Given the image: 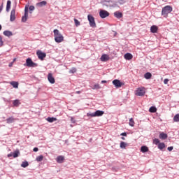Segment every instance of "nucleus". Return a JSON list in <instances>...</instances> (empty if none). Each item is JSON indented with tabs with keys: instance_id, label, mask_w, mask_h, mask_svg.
<instances>
[{
	"instance_id": "obj_22",
	"label": "nucleus",
	"mask_w": 179,
	"mask_h": 179,
	"mask_svg": "<svg viewBox=\"0 0 179 179\" xmlns=\"http://www.w3.org/2000/svg\"><path fill=\"white\" fill-rule=\"evenodd\" d=\"M19 156H20V152L18 150L13 152V157H14V159L19 157Z\"/></svg>"
},
{
	"instance_id": "obj_14",
	"label": "nucleus",
	"mask_w": 179,
	"mask_h": 179,
	"mask_svg": "<svg viewBox=\"0 0 179 179\" xmlns=\"http://www.w3.org/2000/svg\"><path fill=\"white\" fill-rule=\"evenodd\" d=\"M47 5V2L45 1H42L36 3V6L39 8H43V6H45Z\"/></svg>"
},
{
	"instance_id": "obj_35",
	"label": "nucleus",
	"mask_w": 179,
	"mask_h": 179,
	"mask_svg": "<svg viewBox=\"0 0 179 179\" xmlns=\"http://www.w3.org/2000/svg\"><path fill=\"white\" fill-rule=\"evenodd\" d=\"M173 121L175 122H179V114H176L173 117Z\"/></svg>"
},
{
	"instance_id": "obj_29",
	"label": "nucleus",
	"mask_w": 179,
	"mask_h": 179,
	"mask_svg": "<svg viewBox=\"0 0 179 179\" xmlns=\"http://www.w3.org/2000/svg\"><path fill=\"white\" fill-rule=\"evenodd\" d=\"M144 78L145 79H150V78H152V73L148 72V73H145V75H144Z\"/></svg>"
},
{
	"instance_id": "obj_2",
	"label": "nucleus",
	"mask_w": 179,
	"mask_h": 179,
	"mask_svg": "<svg viewBox=\"0 0 179 179\" xmlns=\"http://www.w3.org/2000/svg\"><path fill=\"white\" fill-rule=\"evenodd\" d=\"M103 115H104V111L98 110L94 113H90V112L87 113V117H91V118H93V117H101Z\"/></svg>"
},
{
	"instance_id": "obj_47",
	"label": "nucleus",
	"mask_w": 179,
	"mask_h": 179,
	"mask_svg": "<svg viewBox=\"0 0 179 179\" xmlns=\"http://www.w3.org/2000/svg\"><path fill=\"white\" fill-rule=\"evenodd\" d=\"M120 135H121V136H127V133L126 132H123Z\"/></svg>"
},
{
	"instance_id": "obj_33",
	"label": "nucleus",
	"mask_w": 179,
	"mask_h": 179,
	"mask_svg": "<svg viewBox=\"0 0 179 179\" xmlns=\"http://www.w3.org/2000/svg\"><path fill=\"white\" fill-rule=\"evenodd\" d=\"M120 148H121V149H125V148H127V143H125L124 141H121Z\"/></svg>"
},
{
	"instance_id": "obj_8",
	"label": "nucleus",
	"mask_w": 179,
	"mask_h": 179,
	"mask_svg": "<svg viewBox=\"0 0 179 179\" xmlns=\"http://www.w3.org/2000/svg\"><path fill=\"white\" fill-rule=\"evenodd\" d=\"M16 19V8H13L10 12V22H15Z\"/></svg>"
},
{
	"instance_id": "obj_46",
	"label": "nucleus",
	"mask_w": 179,
	"mask_h": 179,
	"mask_svg": "<svg viewBox=\"0 0 179 179\" xmlns=\"http://www.w3.org/2000/svg\"><path fill=\"white\" fill-rule=\"evenodd\" d=\"M71 122H73V124H75V122H76V121H75V118H73V117H71Z\"/></svg>"
},
{
	"instance_id": "obj_28",
	"label": "nucleus",
	"mask_w": 179,
	"mask_h": 179,
	"mask_svg": "<svg viewBox=\"0 0 179 179\" xmlns=\"http://www.w3.org/2000/svg\"><path fill=\"white\" fill-rule=\"evenodd\" d=\"M100 88H101V87H100V85H99V84H95L93 85V87H92V89L93 90H99V89H100Z\"/></svg>"
},
{
	"instance_id": "obj_30",
	"label": "nucleus",
	"mask_w": 179,
	"mask_h": 179,
	"mask_svg": "<svg viewBox=\"0 0 179 179\" xmlns=\"http://www.w3.org/2000/svg\"><path fill=\"white\" fill-rule=\"evenodd\" d=\"M150 113H156L157 111V108L155 106H151L149 109Z\"/></svg>"
},
{
	"instance_id": "obj_40",
	"label": "nucleus",
	"mask_w": 179,
	"mask_h": 179,
	"mask_svg": "<svg viewBox=\"0 0 179 179\" xmlns=\"http://www.w3.org/2000/svg\"><path fill=\"white\" fill-rule=\"evenodd\" d=\"M34 9H36V8L34 7V6H29V13H32L33 10H34Z\"/></svg>"
},
{
	"instance_id": "obj_39",
	"label": "nucleus",
	"mask_w": 179,
	"mask_h": 179,
	"mask_svg": "<svg viewBox=\"0 0 179 179\" xmlns=\"http://www.w3.org/2000/svg\"><path fill=\"white\" fill-rule=\"evenodd\" d=\"M153 143L155 144V145H159V143H160V140H159L158 138H155L153 140Z\"/></svg>"
},
{
	"instance_id": "obj_6",
	"label": "nucleus",
	"mask_w": 179,
	"mask_h": 179,
	"mask_svg": "<svg viewBox=\"0 0 179 179\" xmlns=\"http://www.w3.org/2000/svg\"><path fill=\"white\" fill-rule=\"evenodd\" d=\"M88 21L90 22V26L93 29L96 28V22L94 21V17L92 15H87Z\"/></svg>"
},
{
	"instance_id": "obj_12",
	"label": "nucleus",
	"mask_w": 179,
	"mask_h": 179,
	"mask_svg": "<svg viewBox=\"0 0 179 179\" xmlns=\"http://www.w3.org/2000/svg\"><path fill=\"white\" fill-rule=\"evenodd\" d=\"M48 79L50 83H51L52 85H54V83H55V78H54V77L52 76V74L49 73L48 75Z\"/></svg>"
},
{
	"instance_id": "obj_20",
	"label": "nucleus",
	"mask_w": 179,
	"mask_h": 179,
	"mask_svg": "<svg viewBox=\"0 0 179 179\" xmlns=\"http://www.w3.org/2000/svg\"><path fill=\"white\" fill-rule=\"evenodd\" d=\"M14 121H16V119H15L13 117H10L6 119L7 124H12Z\"/></svg>"
},
{
	"instance_id": "obj_23",
	"label": "nucleus",
	"mask_w": 179,
	"mask_h": 179,
	"mask_svg": "<svg viewBox=\"0 0 179 179\" xmlns=\"http://www.w3.org/2000/svg\"><path fill=\"white\" fill-rule=\"evenodd\" d=\"M124 58H125V59H127L128 61H129V59H132V58H133L132 54L126 53L124 55Z\"/></svg>"
},
{
	"instance_id": "obj_55",
	"label": "nucleus",
	"mask_w": 179,
	"mask_h": 179,
	"mask_svg": "<svg viewBox=\"0 0 179 179\" xmlns=\"http://www.w3.org/2000/svg\"><path fill=\"white\" fill-rule=\"evenodd\" d=\"M11 65H12V64H9V66H10Z\"/></svg>"
},
{
	"instance_id": "obj_34",
	"label": "nucleus",
	"mask_w": 179,
	"mask_h": 179,
	"mask_svg": "<svg viewBox=\"0 0 179 179\" xmlns=\"http://www.w3.org/2000/svg\"><path fill=\"white\" fill-rule=\"evenodd\" d=\"M43 159H44V156L43 155H40V156H38L36 157V162H43Z\"/></svg>"
},
{
	"instance_id": "obj_31",
	"label": "nucleus",
	"mask_w": 179,
	"mask_h": 179,
	"mask_svg": "<svg viewBox=\"0 0 179 179\" xmlns=\"http://www.w3.org/2000/svg\"><path fill=\"white\" fill-rule=\"evenodd\" d=\"M13 104L15 107H17V106H19V104H20V101H19V99H15V100L13 101Z\"/></svg>"
},
{
	"instance_id": "obj_38",
	"label": "nucleus",
	"mask_w": 179,
	"mask_h": 179,
	"mask_svg": "<svg viewBox=\"0 0 179 179\" xmlns=\"http://www.w3.org/2000/svg\"><path fill=\"white\" fill-rule=\"evenodd\" d=\"M76 72V68L73 67L71 69L69 70V73H75Z\"/></svg>"
},
{
	"instance_id": "obj_49",
	"label": "nucleus",
	"mask_w": 179,
	"mask_h": 179,
	"mask_svg": "<svg viewBox=\"0 0 179 179\" xmlns=\"http://www.w3.org/2000/svg\"><path fill=\"white\" fill-rule=\"evenodd\" d=\"M12 156H13V152H10L8 155V157H12Z\"/></svg>"
},
{
	"instance_id": "obj_16",
	"label": "nucleus",
	"mask_w": 179,
	"mask_h": 179,
	"mask_svg": "<svg viewBox=\"0 0 179 179\" xmlns=\"http://www.w3.org/2000/svg\"><path fill=\"white\" fill-rule=\"evenodd\" d=\"M115 17H117V19H121L122 17V13L116 11L114 13Z\"/></svg>"
},
{
	"instance_id": "obj_32",
	"label": "nucleus",
	"mask_w": 179,
	"mask_h": 179,
	"mask_svg": "<svg viewBox=\"0 0 179 179\" xmlns=\"http://www.w3.org/2000/svg\"><path fill=\"white\" fill-rule=\"evenodd\" d=\"M47 121H48V122H54V121H57V118L56 117H48L47 118Z\"/></svg>"
},
{
	"instance_id": "obj_7",
	"label": "nucleus",
	"mask_w": 179,
	"mask_h": 179,
	"mask_svg": "<svg viewBox=\"0 0 179 179\" xmlns=\"http://www.w3.org/2000/svg\"><path fill=\"white\" fill-rule=\"evenodd\" d=\"M99 16L101 19H106L108 16H110V13L106 10H101L99 12Z\"/></svg>"
},
{
	"instance_id": "obj_51",
	"label": "nucleus",
	"mask_w": 179,
	"mask_h": 179,
	"mask_svg": "<svg viewBox=\"0 0 179 179\" xmlns=\"http://www.w3.org/2000/svg\"><path fill=\"white\" fill-rule=\"evenodd\" d=\"M76 93L77 94H80V93H82V92H80V91H77V92H76Z\"/></svg>"
},
{
	"instance_id": "obj_25",
	"label": "nucleus",
	"mask_w": 179,
	"mask_h": 179,
	"mask_svg": "<svg viewBox=\"0 0 179 179\" xmlns=\"http://www.w3.org/2000/svg\"><path fill=\"white\" fill-rule=\"evenodd\" d=\"M10 85L14 87L15 89H17L19 87V83L16 81H13L10 83Z\"/></svg>"
},
{
	"instance_id": "obj_5",
	"label": "nucleus",
	"mask_w": 179,
	"mask_h": 179,
	"mask_svg": "<svg viewBox=\"0 0 179 179\" xmlns=\"http://www.w3.org/2000/svg\"><path fill=\"white\" fill-rule=\"evenodd\" d=\"M27 17H29V6H25L24 14V16L22 17V22L26 23V22H27Z\"/></svg>"
},
{
	"instance_id": "obj_54",
	"label": "nucleus",
	"mask_w": 179,
	"mask_h": 179,
	"mask_svg": "<svg viewBox=\"0 0 179 179\" xmlns=\"http://www.w3.org/2000/svg\"><path fill=\"white\" fill-rule=\"evenodd\" d=\"M2 30V25L0 24V31Z\"/></svg>"
},
{
	"instance_id": "obj_42",
	"label": "nucleus",
	"mask_w": 179,
	"mask_h": 179,
	"mask_svg": "<svg viewBox=\"0 0 179 179\" xmlns=\"http://www.w3.org/2000/svg\"><path fill=\"white\" fill-rule=\"evenodd\" d=\"M118 2L120 5H123V3H125V0H119Z\"/></svg>"
},
{
	"instance_id": "obj_53",
	"label": "nucleus",
	"mask_w": 179,
	"mask_h": 179,
	"mask_svg": "<svg viewBox=\"0 0 179 179\" xmlns=\"http://www.w3.org/2000/svg\"><path fill=\"white\" fill-rule=\"evenodd\" d=\"M121 139H122V141H125V138L124 137H122Z\"/></svg>"
},
{
	"instance_id": "obj_44",
	"label": "nucleus",
	"mask_w": 179,
	"mask_h": 179,
	"mask_svg": "<svg viewBox=\"0 0 179 179\" xmlns=\"http://www.w3.org/2000/svg\"><path fill=\"white\" fill-rule=\"evenodd\" d=\"M3 9V3H2L1 5L0 6V13L1 12H2Z\"/></svg>"
},
{
	"instance_id": "obj_18",
	"label": "nucleus",
	"mask_w": 179,
	"mask_h": 179,
	"mask_svg": "<svg viewBox=\"0 0 179 179\" xmlns=\"http://www.w3.org/2000/svg\"><path fill=\"white\" fill-rule=\"evenodd\" d=\"M56 160H57V163L61 164L64 162V160H65V158L64 157V156L59 155L57 157Z\"/></svg>"
},
{
	"instance_id": "obj_21",
	"label": "nucleus",
	"mask_w": 179,
	"mask_h": 179,
	"mask_svg": "<svg viewBox=\"0 0 179 179\" xmlns=\"http://www.w3.org/2000/svg\"><path fill=\"white\" fill-rule=\"evenodd\" d=\"M10 5H12V1H10V0H8L6 4V12H9V10H10Z\"/></svg>"
},
{
	"instance_id": "obj_45",
	"label": "nucleus",
	"mask_w": 179,
	"mask_h": 179,
	"mask_svg": "<svg viewBox=\"0 0 179 179\" xmlns=\"http://www.w3.org/2000/svg\"><path fill=\"white\" fill-rule=\"evenodd\" d=\"M164 85H167V84L169 83V79L165 78V79L164 80Z\"/></svg>"
},
{
	"instance_id": "obj_10",
	"label": "nucleus",
	"mask_w": 179,
	"mask_h": 179,
	"mask_svg": "<svg viewBox=\"0 0 179 179\" xmlns=\"http://www.w3.org/2000/svg\"><path fill=\"white\" fill-rule=\"evenodd\" d=\"M145 87L138 88L136 91V96H145Z\"/></svg>"
},
{
	"instance_id": "obj_3",
	"label": "nucleus",
	"mask_w": 179,
	"mask_h": 179,
	"mask_svg": "<svg viewBox=\"0 0 179 179\" xmlns=\"http://www.w3.org/2000/svg\"><path fill=\"white\" fill-rule=\"evenodd\" d=\"M173 12V7L171 6H166L162 8V16H167L169 13Z\"/></svg>"
},
{
	"instance_id": "obj_37",
	"label": "nucleus",
	"mask_w": 179,
	"mask_h": 179,
	"mask_svg": "<svg viewBox=\"0 0 179 179\" xmlns=\"http://www.w3.org/2000/svg\"><path fill=\"white\" fill-rule=\"evenodd\" d=\"M74 22L76 27H78V26H80V22H79V20H78L77 19H74Z\"/></svg>"
},
{
	"instance_id": "obj_11",
	"label": "nucleus",
	"mask_w": 179,
	"mask_h": 179,
	"mask_svg": "<svg viewBox=\"0 0 179 179\" xmlns=\"http://www.w3.org/2000/svg\"><path fill=\"white\" fill-rule=\"evenodd\" d=\"M113 85H114L115 87H116L117 89L121 87L122 86V83L118 79H115L113 81Z\"/></svg>"
},
{
	"instance_id": "obj_9",
	"label": "nucleus",
	"mask_w": 179,
	"mask_h": 179,
	"mask_svg": "<svg viewBox=\"0 0 179 179\" xmlns=\"http://www.w3.org/2000/svg\"><path fill=\"white\" fill-rule=\"evenodd\" d=\"M36 55L38 56V58L41 61H43V59H44V58L47 57V55L45 54V52H43L41 50H38L36 52Z\"/></svg>"
},
{
	"instance_id": "obj_13",
	"label": "nucleus",
	"mask_w": 179,
	"mask_h": 179,
	"mask_svg": "<svg viewBox=\"0 0 179 179\" xmlns=\"http://www.w3.org/2000/svg\"><path fill=\"white\" fill-rule=\"evenodd\" d=\"M108 59H110V57H108V55L106 54L102 55V56L101 57V61H102L103 62H106L108 61Z\"/></svg>"
},
{
	"instance_id": "obj_1",
	"label": "nucleus",
	"mask_w": 179,
	"mask_h": 179,
	"mask_svg": "<svg viewBox=\"0 0 179 179\" xmlns=\"http://www.w3.org/2000/svg\"><path fill=\"white\" fill-rule=\"evenodd\" d=\"M53 33L56 43H62V41H64V36L59 33V30L54 29Z\"/></svg>"
},
{
	"instance_id": "obj_27",
	"label": "nucleus",
	"mask_w": 179,
	"mask_h": 179,
	"mask_svg": "<svg viewBox=\"0 0 179 179\" xmlns=\"http://www.w3.org/2000/svg\"><path fill=\"white\" fill-rule=\"evenodd\" d=\"M29 166V162L27 161L22 162L21 164V167L26 169V167Z\"/></svg>"
},
{
	"instance_id": "obj_41",
	"label": "nucleus",
	"mask_w": 179,
	"mask_h": 179,
	"mask_svg": "<svg viewBox=\"0 0 179 179\" xmlns=\"http://www.w3.org/2000/svg\"><path fill=\"white\" fill-rule=\"evenodd\" d=\"M3 45V41H2V36H0V47H2Z\"/></svg>"
},
{
	"instance_id": "obj_4",
	"label": "nucleus",
	"mask_w": 179,
	"mask_h": 179,
	"mask_svg": "<svg viewBox=\"0 0 179 179\" xmlns=\"http://www.w3.org/2000/svg\"><path fill=\"white\" fill-rule=\"evenodd\" d=\"M24 66H28V68H36L38 66V64L37 63H34V62H33L31 58H27Z\"/></svg>"
},
{
	"instance_id": "obj_43",
	"label": "nucleus",
	"mask_w": 179,
	"mask_h": 179,
	"mask_svg": "<svg viewBox=\"0 0 179 179\" xmlns=\"http://www.w3.org/2000/svg\"><path fill=\"white\" fill-rule=\"evenodd\" d=\"M167 149H168L169 152H171V150H173L174 149V147H173V146L168 147Z\"/></svg>"
},
{
	"instance_id": "obj_48",
	"label": "nucleus",
	"mask_w": 179,
	"mask_h": 179,
	"mask_svg": "<svg viewBox=\"0 0 179 179\" xmlns=\"http://www.w3.org/2000/svg\"><path fill=\"white\" fill-rule=\"evenodd\" d=\"M33 150H34V152H38V148H34V149H33Z\"/></svg>"
},
{
	"instance_id": "obj_17",
	"label": "nucleus",
	"mask_w": 179,
	"mask_h": 179,
	"mask_svg": "<svg viewBox=\"0 0 179 179\" xmlns=\"http://www.w3.org/2000/svg\"><path fill=\"white\" fill-rule=\"evenodd\" d=\"M141 152H142V153H146V152H149V148L145 145H143L141 148Z\"/></svg>"
},
{
	"instance_id": "obj_19",
	"label": "nucleus",
	"mask_w": 179,
	"mask_h": 179,
	"mask_svg": "<svg viewBox=\"0 0 179 179\" xmlns=\"http://www.w3.org/2000/svg\"><path fill=\"white\" fill-rule=\"evenodd\" d=\"M158 27L156 25H152L150 28L151 33H157Z\"/></svg>"
},
{
	"instance_id": "obj_52",
	"label": "nucleus",
	"mask_w": 179,
	"mask_h": 179,
	"mask_svg": "<svg viewBox=\"0 0 179 179\" xmlns=\"http://www.w3.org/2000/svg\"><path fill=\"white\" fill-rule=\"evenodd\" d=\"M101 83H107V81L106 80H102Z\"/></svg>"
},
{
	"instance_id": "obj_36",
	"label": "nucleus",
	"mask_w": 179,
	"mask_h": 179,
	"mask_svg": "<svg viewBox=\"0 0 179 179\" xmlns=\"http://www.w3.org/2000/svg\"><path fill=\"white\" fill-rule=\"evenodd\" d=\"M129 125L130 127H134L135 125V122H134V119L131 118L129 120Z\"/></svg>"
},
{
	"instance_id": "obj_15",
	"label": "nucleus",
	"mask_w": 179,
	"mask_h": 179,
	"mask_svg": "<svg viewBox=\"0 0 179 179\" xmlns=\"http://www.w3.org/2000/svg\"><path fill=\"white\" fill-rule=\"evenodd\" d=\"M3 34H4L6 37H10L13 36V33L10 31L6 30L3 32Z\"/></svg>"
},
{
	"instance_id": "obj_50",
	"label": "nucleus",
	"mask_w": 179,
	"mask_h": 179,
	"mask_svg": "<svg viewBox=\"0 0 179 179\" xmlns=\"http://www.w3.org/2000/svg\"><path fill=\"white\" fill-rule=\"evenodd\" d=\"M103 2H108V3L111 2V0H103Z\"/></svg>"
},
{
	"instance_id": "obj_24",
	"label": "nucleus",
	"mask_w": 179,
	"mask_h": 179,
	"mask_svg": "<svg viewBox=\"0 0 179 179\" xmlns=\"http://www.w3.org/2000/svg\"><path fill=\"white\" fill-rule=\"evenodd\" d=\"M164 148H166V144L164 143H159L158 144V149H159V150H163Z\"/></svg>"
},
{
	"instance_id": "obj_26",
	"label": "nucleus",
	"mask_w": 179,
	"mask_h": 179,
	"mask_svg": "<svg viewBox=\"0 0 179 179\" xmlns=\"http://www.w3.org/2000/svg\"><path fill=\"white\" fill-rule=\"evenodd\" d=\"M167 134H165V133H161L159 134V139H163V140H165V139H167Z\"/></svg>"
}]
</instances>
